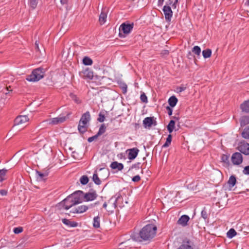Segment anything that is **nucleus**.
<instances>
[{
    "mask_svg": "<svg viewBox=\"0 0 249 249\" xmlns=\"http://www.w3.org/2000/svg\"><path fill=\"white\" fill-rule=\"evenodd\" d=\"M99 117L97 119V121L100 123L103 122L105 120V116L101 112L99 114Z\"/></svg>",
    "mask_w": 249,
    "mask_h": 249,
    "instance_id": "obj_43",
    "label": "nucleus"
},
{
    "mask_svg": "<svg viewBox=\"0 0 249 249\" xmlns=\"http://www.w3.org/2000/svg\"><path fill=\"white\" fill-rule=\"evenodd\" d=\"M178 100L176 98V96H172L169 98V99L168 100V103H169V105L170 106V107H174L176 105V104L178 102Z\"/></svg>",
    "mask_w": 249,
    "mask_h": 249,
    "instance_id": "obj_23",
    "label": "nucleus"
},
{
    "mask_svg": "<svg viewBox=\"0 0 249 249\" xmlns=\"http://www.w3.org/2000/svg\"><path fill=\"white\" fill-rule=\"evenodd\" d=\"M23 231V228L21 227H18L14 228V232L16 234H18L19 233H21Z\"/></svg>",
    "mask_w": 249,
    "mask_h": 249,
    "instance_id": "obj_45",
    "label": "nucleus"
},
{
    "mask_svg": "<svg viewBox=\"0 0 249 249\" xmlns=\"http://www.w3.org/2000/svg\"><path fill=\"white\" fill-rule=\"evenodd\" d=\"M88 209V206L83 205L78 206L74 209H72L70 212L72 213H81L86 212Z\"/></svg>",
    "mask_w": 249,
    "mask_h": 249,
    "instance_id": "obj_17",
    "label": "nucleus"
},
{
    "mask_svg": "<svg viewBox=\"0 0 249 249\" xmlns=\"http://www.w3.org/2000/svg\"><path fill=\"white\" fill-rule=\"evenodd\" d=\"M194 244L188 238L184 239L177 249H194Z\"/></svg>",
    "mask_w": 249,
    "mask_h": 249,
    "instance_id": "obj_7",
    "label": "nucleus"
},
{
    "mask_svg": "<svg viewBox=\"0 0 249 249\" xmlns=\"http://www.w3.org/2000/svg\"><path fill=\"white\" fill-rule=\"evenodd\" d=\"M243 138L249 139V126L245 127L241 133Z\"/></svg>",
    "mask_w": 249,
    "mask_h": 249,
    "instance_id": "obj_26",
    "label": "nucleus"
},
{
    "mask_svg": "<svg viewBox=\"0 0 249 249\" xmlns=\"http://www.w3.org/2000/svg\"><path fill=\"white\" fill-rule=\"evenodd\" d=\"M140 165H141L140 162H137V163L132 165V166L129 168V171L131 170L133 168H135V169H137L138 170L140 169Z\"/></svg>",
    "mask_w": 249,
    "mask_h": 249,
    "instance_id": "obj_44",
    "label": "nucleus"
},
{
    "mask_svg": "<svg viewBox=\"0 0 249 249\" xmlns=\"http://www.w3.org/2000/svg\"><path fill=\"white\" fill-rule=\"evenodd\" d=\"M78 194H83L82 191H77L68 196L63 201L59 203L56 207L57 209L61 211L67 210L73 206L79 204L82 202L81 198L78 196Z\"/></svg>",
    "mask_w": 249,
    "mask_h": 249,
    "instance_id": "obj_1",
    "label": "nucleus"
},
{
    "mask_svg": "<svg viewBox=\"0 0 249 249\" xmlns=\"http://www.w3.org/2000/svg\"><path fill=\"white\" fill-rule=\"evenodd\" d=\"M120 197V195H119V196L116 197V198L115 199V202H116V201H117V200H118Z\"/></svg>",
    "mask_w": 249,
    "mask_h": 249,
    "instance_id": "obj_60",
    "label": "nucleus"
},
{
    "mask_svg": "<svg viewBox=\"0 0 249 249\" xmlns=\"http://www.w3.org/2000/svg\"><path fill=\"white\" fill-rule=\"evenodd\" d=\"M175 128V122L174 120H171L167 126L168 131L171 133Z\"/></svg>",
    "mask_w": 249,
    "mask_h": 249,
    "instance_id": "obj_24",
    "label": "nucleus"
},
{
    "mask_svg": "<svg viewBox=\"0 0 249 249\" xmlns=\"http://www.w3.org/2000/svg\"><path fill=\"white\" fill-rule=\"evenodd\" d=\"M93 226L95 228H98L100 227V217L98 216L94 217Z\"/></svg>",
    "mask_w": 249,
    "mask_h": 249,
    "instance_id": "obj_31",
    "label": "nucleus"
},
{
    "mask_svg": "<svg viewBox=\"0 0 249 249\" xmlns=\"http://www.w3.org/2000/svg\"><path fill=\"white\" fill-rule=\"evenodd\" d=\"M89 180V179L88 177L86 175L82 176L80 178V183L82 185L87 184L88 183Z\"/></svg>",
    "mask_w": 249,
    "mask_h": 249,
    "instance_id": "obj_35",
    "label": "nucleus"
},
{
    "mask_svg": "<svg viewBox=\"0 0 249 249\" xmlns=\"http://www.w3.org/2000/svg\"><path fill=\"white\" fill-rule=\"evenodd\" d=\"M212 54V51L210 49H207L202 51V55L205 58H209Z\"/></svg>",
    "mask_w": 249,
    "mask_h": 249,
    "instance_id": "obj_29",
    "label": "nucleus"
},
{
    "mask_svg": "<svg viewBox=\"0 0 249 249\" xmlns=\"http://www.w3.org/2000/svg\"><path fill=\"white\" fill-rule=\"evenodd\" d=\"M240 125L242 127L245 126L249 124V115L242 116L240 119Z\"/></svg>",
    "mask_w": 249,
    "mask_h": 249,
    "instance_id": "obj_21",
    "label": "nucleus"
},
{
    "mask_svg": "<svg viewBox=\"0 0 249 249\" xmlns=\"http://www.w3.org/2000/svg\"><path fill=\"white\" fill-rule=\"evenodd\" d=\"M99 203V202H97L95 203V205H97V204H98Z\"/></svg>",
    "mask_w": 249,
    "mask_h": 249,
    "instance_id": "obj_63",
    "label": "nucleus"
},
{
    "mask_svg": "<svg viewBox=\"0 0 249 249\" xmlns=\"http://www.w3.org/2000/svg\"><path fill=\"white\" fill-rule=\"evenodd\" d=\"M236 179L234 176H231L228 181V183L230 187H233L236 184Z\"/></svg>",
    "mask_w": 249,
    "mask_h": 249,
    "instance_id": "obj_25",
    "label": "nucleus"
},
{
    "mask_svg": "<svg viewBox=\"0 0 249 249\" xmlns=\"http://www.w3.org/2000/svg\"><path fill=\"white\" fill-rule=\"evenodd\" d=\"M164 1V0H159L158 1V2H159V5L160 4H162L163 2Z\"/></svg>",
    "mask_w": 249,
    "mask_h": 249,
    "instance_id": "obj_58",
    "label": "nucleus"
},
{
    "mask_svg": "<svg viewBox=\"0 0 249 249\" xmlns=\"http://www.w3.org/2000/svg\"><path fill=\"white\" fill-rule=\"evenodd\" d=\"M246 4H247V5H249V0H248V1H247Z\"/></svg>",
    "mask_w": 249,
    "mask_h": 249,
    "instance_id": "obj_61",
    "label": "nucleus"
},
{
    "mask_svg": "<svg viewBox=\"0 0 249 249\" xmlns=\"http://www.w3.org/2000/svg\"><path fill=\"white\" fill-rule=\"evenodd\" d=\"M83 63L85 65H91L93 63V61L89 57L85 56L83 59Z\"/></svg>",
    "mask_w": 249,
    "mask_h": 249,
    "instance_id": "obj_30",
    "label": "nucleus"
},
{
    "mask_svg": "<svg viewBox=\"0 0 249 249\" xmlns=\"http://www.w3.org/2000/svg\"><path fill=\"white\" fill-rule=\"evenodd\" d=\"M141 180V177L139 175H137L132 178V180L133 182H139Z\"/></svg>",
    "mask_w": 249,
    "mask_h": 249,
    "instance_id": "obj_48",
    "label": "nucleus"
},
{
    "mask_svg": "<svg viewBox=\"0 0 249 249\" xmlns=\"http://www.w3.org/2000/svg\"><path fill=\"white\" fill-rule=\"evenodd\" d=\"M107 18V13L102 10L99 18V21L100 22V24L103 25L106 21V19Z\"/></svg>",
    "mask_w": 249,
    "mask_h": 249,
    "instance_id": "obj_22",
    "label": "nucleus"
},
{
    "mask_svg": "<svg viewBox=\"0 0 249 249\" xmlns=\"http://www.w3.org/2000/svg\"><path fill=\"white\" fill-rule=\"evenodd\" d=\"M238 149L242 153L246 155H249V143L241 142L238 145Z\"/></svg>",
    "mask_w": 249,
    "mask_h": 249,
    "instance_id": "obj_11",
    "label": "nucleus"
},
{
    "mask_svg": "<svg viewBox=\"0 0 249 249\" xmlns=\"http://www.w3.org/2000/svg\"><path fill=\"white\" fill-rule=\"evenodd\" d=\"M236 234V232L233 229H231L227 232V237L229 238H232Z\"/></svg>",
    "mask_w": 249,
    "mask_h": 249,
    "instance_id": "obj_34",
    "label": "nucleus"
},
{
    "mask_svg": "<svg viewBox=\"0 0 249 249\" xmlns=\"http://www.w3.org/2000/svg\"><path fill=\"white\" fill-rule=\"evenodd\" d=\"M162 10L166 21L168 22H170L173 16V12L171 7L168 5H164Z\"/></svg>",
    "mask_w": 249,
    "mask_h": 249,
    "instance_id": "obj_8",
    "label": "nucleus"
},
{
    "mask_svg": "<svg viewBox=\"0 0 249 249\" xmlns=\"http://www.w3.org/2000/svg\"><path fill=\"white\" fill-rule=\"evenodd\" d=\"M8 170L4 168L1 170L0 169V181L1 182L4 180L3 177L6 175Z\"/></svg>",
    "mask_w": 249,
    "mask_h": 249,
    "instance_id": "obj_38",
    "label": "nucleus"
},
{
    "mask_svg": "<svg viewBox=\"0 0 249 249\" xmlns=\"http://www.w3.org/2000/svg\"><path fill=\"white\" fill-rule=\"evenodd\" d=\"M62 222L69 227H76L78 226V223L74 221H71L69 219L66 218H63L62 219Z\"/></svg>",
    "mask_w": 249,
    "mask_h": 249,
    "instance_id": "obj_19",
    "label": "nucleus"
},
{
    "mask_svg": "<svg viewBox=\"0 0 249 249\" xmlns=\"http://www.w3.org/2000/svg\"><path fill=\"white\" fill-rule=\"evenodd\" d=\"M29 119L26 115L19 116L17 117L15 120L16 125H19L27 122Z\"/></svg>",
    "mask_w": 249,
    "mask_h": 249,
    "instance_id": "obj_16",
    "label": "nucleus"
},
{
    "mask_svg": "<svg viewBox=\"0 0 249 249\" xmlns=\"http://www.w3.org/2000/svg\"><path fill=\"white\" fill-rule=\"evenodd\" d=\"M90 120V115L89 111L86 112L82 115L78 126V130L81 134H84L87 131Z\"/></svg>",
    "mask_w": 249,
    "mask_h": 249,
    "instance_id": "obj_3",
    "label": "nucleus"
},
{
    "mask_svg": "<svg viewBox=\"0 0 249 249\" xmlns=\"http://www.w3.org/2000/svg\"><path fill=\"white\" fill-rule=\"evenodd\" d=\"M67 117L59 115L57 117L52 118L49 120V124L52 125H56L63 123L66 120Z\"/></svg>",
    "mask_w": 249,
    "mask_h": 249,
    "instance_id": "obj_12",
    "label": "nucleus"
},
{
    "mask_svg": "<svg viewBox=\"0 0 249 249\" xmlns=\"http://www.w3.org/2000/svg\"><path fill=\"white\" fill-rule=\"evenodd\" d=\"M103 207L104 208L106 209V208L107 207V204L106 202H105L104 203Z\"/></svg>",
    "mask_w": 249,
    "mask_h": 249,
    "instance_id": "obj_59",
    "label": "nucleus"
},
{
    "mask_svg": "<svg viewBox=\"0 0 249 249\" xmlns=\"http://www.w3.org/2000/svg\"><path fill=\"white\" fill-rule=\"evenodd\" d=\"M78 196L80 197V196L83 197L86 201H89L95 200L98 195L95 191L91 190L86 193L83 192V194H78Z\"/></svg>",
    "mask_w": 249,
    "mask_h": 249,
    "instance_id": "obj_6",
    "label": "nucleus"
},
{
    "mask_svg": "<svg viewBox=\"0 0 249 249\" xmlns=\"http://www.w3.org/2000/svg\"><path fill=\"white\" fill-rule=\"evenodd\" d=\"M0 194L1 196H6L7 194V191L5 190H0Z\"/></svg>",
    "mask_w": 249,
    "mask_h": 249,
    "instance_id": "obj_52",
    "label": "nucleus"
},
{
    "mask_svg": "<svg viewBox=\"0 0 249 249\" xmlns=\"http://www.w3.org/2000/svg\"><path fill=\"white\" fill-rule=\"evenodd\" d=\"M163 55H168L169 54V51L168 50H163L161 53Z\"/></svg>",
    "mask_w": 249,
    "mask_h": 249,
    "instance_id": "obj_55",
    "label": "nucleus"
},
{
    "mask_svg": "<svg viewBox=\"0 0 249 249\" xmlns=\"http://www.w3.org/2000/svg\"><path fill=\"white\" fill-rule=\"evenodd\" d=\"M189 219L190 217L189 216L187 215H183L178 219L177 221V224L182 227H185L188 225V222Z\"/></svg>",
    "mask_w": 249,
    "mask_h": 249,
    "instance_id": "obj_14",
    "label": "nucleus"
},
{
    "mask_svg": "<svg viewBox=\"0 0 249 249\" xmlns=\"http://www.w3.org/2000/svg\"><path fill=\"white\" fill-rule=\"evenodd\" d=\"M92 180L97 185H100L101 184V181L99 178L97 172L95 171L93 175Z\"/></svg>",
    "mask_w": 249,
    "mask_h": 249,
    "instance_id": "obj_27",
    "label": "nucleus"
},
{
    "mask_svg": "<svg viewBox=\"0 0 249 249\" xmlns=\"http://www.w3.org/2000/svg\"><path fill=\"white\" fill-rule=\"evenodd\" d=\"M229 156L227 155L223 154L221 156V161L227 164H229Z\"/></svg>",
    "mask_w": 249,
    "mask_h": 249,
    "instance_id": "obj_40",
    "label": "nucleus"
},
{
    "mask_svg": "<svg viewBox=\"0 0 249 249\" xmlns=\"http://www.w3.org/2000/svg\"><path fill=\"white\" fill-rule=\"evenodd\" d=\"M70 97H71V98L77 104H80L81 103V101L77 97V96L72 93H71L70 94Z\"/></svg>",
    "mask_w": 249,
    "mask_h": 249,
    "instance_id": "obj_37",
    "label": "nucleus"
},
{
    "mask_svg": "<svg viewBox=\"0 0 249 249\" xmlns=\"http://www.w3.org/2000/svg\"><path fill=\"white\" fill-rule=\"evenodd\" d=\"M127 86L125 83H123L121 85V89H122L123 93H125L127 92Z\"/></svg>",
    "mask_w": 249,
    "mask_h": 249,
    "instance_id": "obj_46",
    "label": "nucleus"
},
{
    "mask_svg": "<svg viewBox=\"0 0 249 249\" xmlns=\"http://www.w3.org/2000/svg\"><path fill=\"white\" fill-rule=\"evenodd\" d=\"M80 77L84 79H91L93 77V71L89 68H86L79 73Z\"/></svg>",
    "mask_w": 249,
    "mask_h": 249,
    "instance_id": "obj_10",
    "label": "nucleus"
},
{
    "mask_svg": "<svg viewBox=\"0 0 249 249\" xmlns=\"http://www.w3.org/2000/svg\"><path fill=\"white\" fill-rule=\"evenodd\" d=\"M186 89V87L184 86H181L179 88H178L177 89L178 90V92H181L184 90H185Z\"/></svg>",
    "mask_w": 249,
    "mask_h": 249,
    "instance_id": "obj_51",
    "label": "nucleus"
},
{
    "mask_svg": "<svg viewBox=\"0 0 249 249\" xmlns=\"http://www.w3.org/2000/svg\"><path fill=\"white\" fill-rule=\"evenodd\" d=\"M192 52L197 55H199L201 53V49L198 46H196L193 47Z\"/></svg>",
    "mask_w": 249,
    "mask_h": 249,
    "instance_id": "obj_39",
    "label": "nucleus"
},
{
    "mask_svg": "<svg viewBox=\"0 0 249 249\" xmlns=\"http://www.w3.org/2000/svg\"><path fill=\"white\" fill-rule=\"evenodd\" d=\"M141 100L142 102L146 103L148 102L147 97L144 92H142L140 96Z\"/></svg>",
    "mask_w": 249,
    "mask_h": 249,
    "instance_id": "obj_42",
    "label": "nucleus"
},
{
    "mask_svg": "<svg viewBox=\"0 0 249 249\" xmlns=\"http://www.w3.org/2000/svg\"><path fill=\"white\" fill-rule=\"evenodd\" d=\"M243 173L245 175H249V165L244 167Z\"/></svg>",
    "mask_w": 249,
    "mask_h": 249,
    "instance_id": "obj_49",
    "label": "nucleus"
},
{
    "mask_svg": "<svg viewBox=\"0 0 249 249\" xmlns=\"http://www.w3.org/2000/svg\"><path fill=\"white\" fill-rule=\"evenodd\" d=\"M231 160L233 164L239 165L243 161V157L240 153L235 152L232 154Z\"/></svg>",
    "mask_w": 249,
    "mask_h": 249,
    "instance_id": "obj_9",
    "label": "nucleus"
},
{
    "mask_svg": "<svg viewBox=\"0 0 249 249\" xmlns=\"http://www.w3.org/2000/svg\"><path fill=\"white\" fill-rule=\"evenodd\" d=\"M36 174L37 175V179L39 180H44L45 178L48 176L47 173H41L39 171H36Z\"/></svg>",
    "mask_w": 249,
    "mask_h": 249,
    "instance_id": "obj_28",
    "label": "nucleus"
},
{
    "mask_svg": "<svg viewBox=\"0 0 249 249\" xmlns=\"http://www.w3.org/2000/svg\"><path fill=\"white\" fill-rule=\"evenodd\" d=\"M44 71L43 68H38L33 71L32 73L26 77V80L30 82H36L44 77Z\"/></svg>",
    "mask_w": 249,
    "mask_h": 249,
    "instance_id": "obj_4",
    "label": "nucleus"
},
{
    "mask_svg": "<svg viewBox=\"0 0 249 249\" xmlns=\"http://www.w3.org/2000/svg\"><path fill=\"white\" fill-rule=\"evenodd\" d=\"M201 215V217L205 220L207 219L208 218V213L205 207H204L203 209L202 210Z\"/></svg>",
    "mask_w": 249,
    "mask_h": 249,
    "instance_id": "obj_41",
    "label": "nucleus"
},
{
    "mask_svg": "<svg viewBox=\"0 0 249 249\" xmlns=\"http://www.w3.org/2000/svg\"><path fill=\"white\" fill-rule=\"evenodd\" d=\"M154 124V125H156V122L155 121L154 122V120L153 117H146L143 121V124L145 128L146 127H150L152 125Z\"/></svg>",
    "mask_w": 249,
    "mask_h": 249,
    "instance_id": "obj_15",
    "label": "nucleus"
},
{
    "mask_svg": "<svg viewBox=\"0 0 249 249\" xmlns=\"http://www.w3.org/2000/svg\"><path fill=\"white\" fill-rule=\"evenodd\" d=\"M173 2H174V0H168L166 2V4L165 5L170 6L171 5L172 6V4H173Z\"/></svg>",
    "mask_w": 249,
    "mask_h": 249,
    "instance_id": "obj_53",
    "label": "nucleus"
},
{
    "mask_svg": "<svg viewBox=\"0 0 249 249\" xmlns=\"http://www.w3.org/2000/svg\"><path fill=\"white\" fill-rule=\"evenodd\" d=\"M38 3V0H29L28 4L30 7L33 9H35Z\"/></svg>",
    "mask_w": 249,
    "mask_h": 249,
    "instance_id": "obj_32",
    "label": "nucleus"
},
{
    "mask_svg": "<svg viewBox=\"0 0 249 249\" xmlns=\"http://www.w3.org/2000/svg\"><path fill=\"white\" fill-rule=\"evenodd\" d=\"M174 118L176 119L177 120H178L179 119V118L178 117H174Z\"/></svg>",
    "mask_w": 249,
    "mask_h": 249,
    "instance_id": "obj_62",
    "label": "nucleus"
},
{
    "mask_svg": "<svg viewBox=\"0 0 249 249\" xmlns=\"http://www.w3.org/2000/svg\"><path fill=\"white\" fill-rule=\"evenodd\" d=\"M133 27L134 23L133 22H125L123 23L119 27V36L120 37H125L126 35H128L131 32Z\"/></svg>",
    "mask_w": 249,
    "mask_h": 249,
    "instance_id": "obj_5",
    "label": "nucleus"
},
{
    "mask_svg": "<svg viewBox=\"0 0 249 249\" xmlns=\"http://www.w3.org/2000/svg\"><path fill=\"white\" fill-rule=\"evenodd\" d=\"M60 2L62 5H65L67 3L68 0H60Z\"/></svg>",
    "mask_w": 249,
    "mask_h": 249,
    "instance_id": "obj_56",
    "label": "nucleus"
},
{
    "mask_svg": "<svg viewBox=\"0 0 249 249\" xmlns=\"http://www.w3.org/2000/svg\"><path fill=\"white\" fill-rule=\"evenodd\" d=\"M126 152H128V159L130 160H133L137 157L139 152V150L137 148L134 147L127 149Z\"/></svg>",
    "mask_w": 249,
    "mask_h": 249,
    "instance_id": "obj_13",
    "label": "nucleus"
},
{
    "mask_svg": "<svg viewBox=\"0 0 249 249\" xmlns=\"http://www.w3.org/2000/svg\"><path fill=\"white\" fill-rule=\"evenodd\" d=\"M247 191H249V189H247Z\"/></svg>",
    "mask_w": 249,
    "mask_h": 249,
    "instance_id": "obj_64",
    "label": "nucleus"
},
{
    "mask_svg": "<svg viewBox=\"0 0 249 249\" xmlns=\"http://www.w3.org/2000/svg\"><path fill=\"white\" fill-rule=\"evenodd\" d=\"M178 2V0H174V2L172 4V7L176 8L177 7V3Z\"/></svg>",
    "mask_w": 249,
    "mask_h": 249,
    "instance_id": "obj_54",
    "label": "nucleus"
},
{
    "mask_svg": "<svg viewBox=\"0 0 249 249\" xmlns=\"http://www.w3.org/2000/svg\"><path fill=\"white\" fill-rule=\"evenodd\" d=\"M110 167L112 169H117L118 171H122L124 168V165L121 163H119L117 161H113L112 162Z\"/></svg>",
    "mask_w": 249,
    "mask_h": 249,
    "instance_id": "obj_18",
    "label": "nucleus"
},
{
    "mask_svg": "<svg viewBox=\"0 0 249 249\" xmlns=\"http://www.w3.org/2000/svg\"><path fill=\"white\" fill-rule=\"evenodd\" d=\"M157 230V226L154 224H147L139 232V237L141 238L139 241H145L151 240L155 236Z\"/></svg>",
    "mask_w": 249,
    "mask_h": 249,
    "instance_id": "obj_2",
    "label": "nucleus"
},
{
    "mask_svg": "<svg viewBox=\"0 0 249 249\" xmlns=\"http://www.w3.org/2000/svg\"><path fill=\"white\" fill-rule=\"evenodd\" d=\"M172 141V135L171 134H169L167 139L166 142L163 145V147H167L169 146V145L171 144Z\"/></svg>",
    "mask_w": 249,
    "mask_h": 249,
    "instance_id": "obj_36",
    "label": "nucleus"
},
{
    "mask_svg": "<svg viewBox=\"0 0 249 249\" xmlns=\"http://www.w3.org/2000/svg\"><path fill=\"white\" fill-rule=\"evenodd\" d=\"M35 46H36V50H37L38 51H39V47H38V44L37 43V42L36 41V43H35Z\"/></svg>",
    "mask_w": 249,
    "mask_h": 249,
    "instance_id": "obj_57",
    "label": "nucleus"
},
{
    "mask_svg": "<svg viewBox=\"0 0 249 249\" xmlns=\"http://www.w3.org/2000/svg\"><path fill=\"white\" fill-rule=\"evenodd\" d=\"M166 109L168 111V113L169 115L171 116L172 114V111H173L172 109L170 107H166Z\"/></svg>",
    "mask_w": 249,
    "mask_h": 249,
    "instance_id": "obj_50",
    "label": "nucleus"
},
{
    "mask_svg": "<svg viewBox=\"0 0 249 249\" xmlns=\"http://www.w3.org/2000/svg\"><path fill=\"white\" fill-rule=\"evenodd\" d=\"M106 128L107 127L105 124H101L99 128V131L97 133V136H99L104 134L106 132Z\"/></svg>",
    "mask_w": 249,
    "mask_h": 249,
    "instance_id": "obj_33",
    "label": "nucleus"
},
{
    "mask_svg": "<svg viewBox=\"0 0 249 249\" xmlns=\"http://www.w3.org/2000/svg\"><path fill=\"white\" fill-rule=\"evenodd\" d=\"M240 108L242 112H249V100L244 101L240 105Z\"/></svg>",
    "mask_w": 249,
    "mask_h": 249,
    "instance_id": "obj_20",
    "label": "nucleus"
},
{
    "mask_svg": "<svg viewBox=\"0 0 249 249\" xmlns=\"http://www.w3.org/2000/svg\"><path fill=\"white\" fill-rule=\"evenodd\" d=\"M98 137L99 136H97V134H96L95 135L89 138L88 139V141L89 142H93V141H94L95 140L97 139Z\"/></svg>",
    "mask_w": 249,
    "mask_h": 249,
    "instance_id": "obj_47",
    "label": "nucleus"
}]
</instances>
